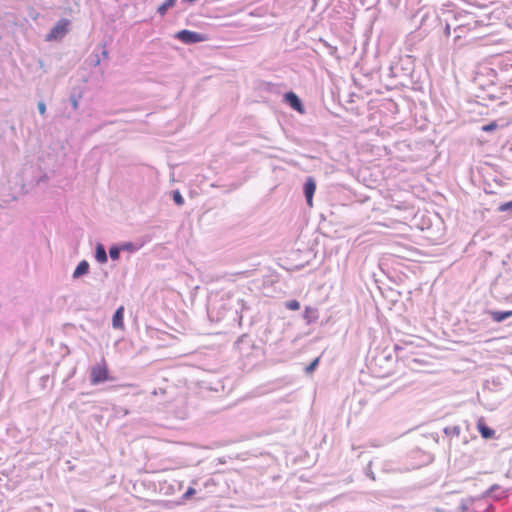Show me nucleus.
Here are the masks:
<instances>
[{
    "label": "nucleus",
    "mask_w": 512,
    "mask_h": 512,
    "mask_svg": "<svg viewBox=\"0 0 512 512\" xmlns=\"http://www.w3.org/2000/svg\"><path fill=\"white\" fill-rule=\"evenodd\" d=\"M88 270H89V264L87 261L83 260L77 265V267L73 273V277L78 278V277L86 274L88 272Z\"/></svg>",
    "instance_id": "nucleus-9"
},
{
    "label": "nucleus",
    "mask_w": 512,
    "mask_h": 512,
    "mask_svg": "<svg viewBox=\"0 0 512 512\" xmlns=\"http://www.w3.org/2000/svg\"><path fill=\"white\" fill-rule=\"evenodd\" d=\"M476 427H477L478 432L481 434V436L484 439L493 438L495 435V431L486 425L483 418H480L477 421Z\"/></svg>",
    "instance_id": "nucleus-6"
},
{
    "label": "nucleus",
    "mask_w": 512,
    "mask_h": 512,
    "mask_svg": "<svg viewBox=\"0 0 512 512\" xmlns=\"http://www.w3.org/2000/svg\"><path fill=\"white\" fill-rule=\"evenodd\" d=\"M489 314H490L491 318L495 322H502L505 319H507V318L512 316V310H509V311H490Z\"/></svg>",
    "instance_id": "nucleus-8"
},
{
    "label": "nucleus",
    "mask_w": 512,
    "mask_h": 512,
    "mask_svg": "<svg viewBox=\"0 0 512 512\" xmlns=\"http://www.w3.org/2000/svg\"><path fill=\"white\" fill-rule=\"evenodd\" d=\"M96 259L100 263H105L107 261L106 251L102 245L97 246Z\"/></svg>",
    "instance_id": "nucleus-11"
},
{
    "label": "nucleus",
    "mask_w": 512,
    "mask_h": 512,
    "mask_svg": "<svg viewBox=\"0 0 512 512\" xmlns=\"http://www.w3.org/2000/svg\"><path fill=\"white\" fill-rule=\"evenodd\" d=\"M446 32H447V34H449V32H450L449 26H447Z\"/></svg>",
    "instance_id": "nucleus-20"
},
{
    "label": "nucleus",
    "mask_w": 512,
    "mask_h": 512,
    "mask_svg": "<svg viewBox=\"0 0 512 512\" xmlns=\"http://www.w3.org/2000/svg\"><path fill=\"white\" fill-rule=\"evenodd\" d=\"M91 384L96 385L109 380V370L105 361L91 368Z\"/></svg>",
    "instance_id": "nucleus-1"
},
{
    "label": "nucleus",
    "mask_w": 512,
    "mask_h": 512,
    "mask_svg": "<svg viewBox=\"0 0 512 512\" xmlns=\"http://www.w3.org/2000/svg\"><path fill=\"white\" fill-rule=\"evenodd\" d=\"M119 249L118 248H111L109 251L110 257L114 260L119 258Z\"/></svg>",
    "instance_id": "nucleus-16"
},
{
    "label": "nucleus",
    "mask_w": 512,
    "mask_h": 512,
    "mask_svg": "<svg viewBox=\"0 0 512 512\" xmlns=\"http://www.w3.org/2000/svg\"><path fill=\"white\" fill-rule=\"evenodd\" d=\"M496 128H497V123L496 122H491V123H489L487 125L482 126V130L485 131V132L494 131Z\"/></svg>",
    "instance_id": "nucleus-15"
},
{
    "label": "nucleus",
    "mask_w": 512,
    "mask_h": 512,
    "mask_svg": "<svg viewBox=\"0 0 512 512\" xmlns=\"http://www.w3.org/2000/svg\"><path fill=\"white\" fill-rule=\"evenodd\" d=\"M285 306L289 310H299L300 309V303L297 300H290L285 303Z\"/></svg>",
    "instance_id": "nucleus-12"
},
{
    "label": "nucleus",
    "mask_w": 512,
    "mask_h": 512,
    "mask_svg": "<svg viewBox=\"0 0 512 512\" xmlns=\"http://www.w3.org/2000/svg\"><path fill=\"white\" fill-rule=\"evenodd\" d=\"M316 191V183L313 178H307L304 184V194L306 197L307 205L313 207V196Z\"/></svg>",
    "instance_id": "nucleus-4"
},
{
    "label": "nucleus",
    "mask_w": 512,
    "mask_h": 512,
    "mask_svg": "<svg viewBox=\"0 0 512 512\" xmlns=\"http://www.w3.org/2000/svg\"><path fill=\"white\" fill-rule=\"evenodd\" d=\"M124 307L120 306L113 315L112 318V326L115 329H123L124 328Z\"/></svg>",
    "instance_id": "nucleus-7"
},
{
    "label": "nucleus",
    "mask_w": 512,
    "mask_h": 512,
    "mask_svg": "<svg viewBox=\"0 0 512 512\" xmlns=\"http://www.w3.org/2000/svg\"><path fill=\"white\" fill-rule=\"evenodd\" d=\"M174 201L178 204V205H182L184 203V200H183V197L181 196V194L176 191L174 193Z\"/></svg>",
    "instance_id": "nucleus-17"
},
{
    "label": "nucleus",
    "mask_w": 512,
    "mask_h": 512,
    "mask_svg": "<svg viewBox=\"0 0 512 512\" xmlns=\"http://www.w3.org/2000/svg\"><path fill=\"white\" fill-rule=\"evenodd\" d=\"M285 101L297 112L303 114L305 109L301 103V100L294 92H288L284 96Z\"/></svg>",
    "instance_id": "nucleus-5"
},
{
    "label": "nucleus",
    "mask_w": 512,
    "mask_h": 512,
    "mask_svg": "<svg viewBox=\"0 0 512 512\" xmlns=\"http://www.w3.org/2000/svg\"><path fill=\"white\" fill-rule=\"evenodd\" d=\"M38 110L41 115H44L46 113V105L44 102L38 103Z\"/></svg>",
    "instance_id": "nucleus-19"
},
{
    "label": "nucleus",
    "mask_w": 512,
    "mask_h": 512,
    "mask_svg": "<svg viewBox=\"0 0 512 512\" xmlns=\"http://www.w3.org/2000/svg\"><path fill=\"white\" fill-rule=\"evenodd\" d=\"M498 210L500 212H505V211H508V210H512V200L509 201V202H505V203H502L499 207H498Z\"/></svg>",
    "instance_id": "nucleus-14"
},
{
    "label": "nucleus",
    "mask_w": 512,
    "mask_h": 512,
    "mask_svg": "<svg viewBox=\"0 0 512 512\" xmlns=\"http://www.w3.org/2000/svg\"><path fill=\"white\" fill-rule=\"evenodd\" d=\"M175 37L185 44L204 42L208 40L207 35L186 29L178 31Z\"/></svg>",
    "instance_id": "nucleus-3"
},
{
    "label": "nucleus",
    "mask_w": 512,
    "mask_h": 512,
    "mask_svg": "<svg viewBox=\"0 0 512 512\" xmlns=\"http://www.w3.org/2000/svg\"><path fill=\"white\" fill-rule=\"evenodd\" d=\"M176 4V0H165L163 4H161L157 11L161 16H164L169 8L174 7Z\"/></svg>",
    "instance_id": "nucleus-10"
},
{
    "label": "nucleus",
    "mask_w": 512,
    "mask_h": 512,
    "mask_svg": "<svg viewBox=\"0 0 512 512\" xmlns=\"http://www.w3.org/2000/svg\"><path fill=\"white\" fill-rule=\"evenodd\" d=\"M196 493V490L193 487H189L187 491L184 493L183 497L185 499H189L191 496H193Z\"/></svg>",
    "instance_id": "nucleus-18"
},
{
    "label": "nucleus",
    "mask_w": 512,
    "mask_h": 512,
    "mask_svg": "<svg viewBox=\"0 0 512 512\" xmlns=\"http://www.w3.org/2000/svg\"><path fill=\"white\" fill-rule=\"evenodd\" d=\"M319 363V358L314 359L305 369L306 373L311 374L316 369Z\"/></svg>",
    "instance_id": "nucleus-13"
},
{
    "label": "nucleus",
    "mask_w": 512,
    "mask_h": 512,
    "mask_svg": "<svg viewBox=\"0 0 512 512\" xmlns=\"http://www.w3.org/2000/svg\"><path fill=\"white\" fill-rule=\"evenodd\" d=\"M69 25L70 21L68 19H60L46 35V41L62 39L68 32Z\"/></svg>",
    "instance_id": "nucleus-2"
}]
</instances>
